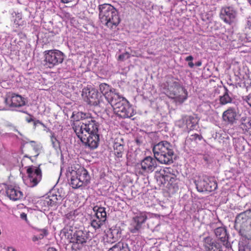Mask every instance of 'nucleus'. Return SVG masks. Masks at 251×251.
<instances>
[{
	"label": "nucleus",
	"instance_id": "nucleus-1",
	"mask_svg": "<svg viewBox=\"0 0 251 251\" xmlns=\"http://www.w3.org/2000/svg\"><path fill=\"white\" fill-rule=\"evenodd\" d=\"M99 125L93 118L74 121L73 128L77 137L85 145L95 149L99 141Z\"/></svg>",
	"mask_w": 251,
	"mask_h": 251
},
{
	"label": "nucleus",
	"instance_id": "nucleus-2",
	"mask_svg": "<svg viewBox=\"0 0 251 251\" xmlns=\"http://www.w3.org/2000/svg\"><path fill=\"white\" fill-rule=\"evenodd\" d=\"M67 176L70 178L69 184L73 189H78L86 186L90 177L87 171L79 165H72L67 170Z\"/></svg>",
	"mask_w": 251,
	"mask_h": 251
},
{
	"label": "nucleus",
	"instance_id": "nucleus-3",
	"mask_svg": "<svg viewBox=\"0 0 251 251\" xmlns=\"http://www.w3.org/2000/svg\"><path fill=\"white\" fill-rule=\"evenodd\" d=\"M100 22L107 27L112 28L120 23V18L116 9L110 4L104 3L99 6Z\"/></svg>",
	"mask_w": 251,
	"mask_h": 251
},
{
	"label": "nucleus",
	"instance_id": "nucleus-4",
	"mask_svg": "<svg viewBox=\"0 0 251 251\" xmlns=\"http://www.w3.org/2000/svg\"><path fill=\"white\" fill-rule=\"evenodd\" d=\"M152 151L154 157L160 163L170 164L173 162L174 151L169 142L163 141L154 145Z\"/></svg>",
	"mask_w": 251,
	"mask_h": 251
},
{
	"label": "nucleus",
	"instance_id": "nucleus-5",
	"mask_svg": "<svg viewBox=\"0 0 251 251\" xmlns=\"http://www.w3.org/2000/svg\"><path fill=\"white\" fill-rule=\"evenodd\" d=\"M110 104L114 107L115 113L121 118H130L135 114L133 108L128 101L121 95Z\"/></svg>",
	"mask_w": 251,
	"mask_h": 251
},
{
	"label": "nucleus",
	"instance_id": "nucleus-6",
	"mask_svg": "<svg viewBox=\"0 0 251 251\" xmlns=\"http://www.w3.org/2000/svg\"><path fill=\"white\" fill-rule=\"evenodd\" d=\"M65 236L69 243H72L71 249L75 251L81 250L88 239L87 233L82 230L75 231L69 230L65 233Z\"/></svg>",
	"mask_w": 251,
	"mask_h": 251
},
{
	"label": "nucleus",
	"instance_id": "nucleus-7",
	"mask_svg": "<svg viewBox=\"0 0 251 251\" xmlns=\"http://www.w3.org/2000/svg\"><path fill=\"white\" fill-rule=\"evenodd\" d=\"M132 213L129 230L132 233H137L142 228L143 225L146 223L151 214L150 212L140 211L137 209H133Z\"/></svg>",
	"mask_w": 251,
	"mask_h": 251
},
{
	"label": "nucleus",
	"instance_id": "nucleus-8",
	"mask_svg": "<svg viewBox=\"0 0 251 251\" xmlns=\"http://www.w3.org/2000/svg\"><path fill=\"white\" fill-rule=\"evenodd\" d=\"M44 54L45 66L50 69L62 63L64 59L63 53L57 50H45Z\"/></svg>",
	"mask_w": 251,
	"mask_h": 251
},
{
	"label": "nucleus",
	"instance_id": "nucleus-9",
	"mask_svg": "<svg viewBox=\"0 0 251 251\" xmlns=\"http://www.w3.org/2000/svg\"><path fill=\"white\" fill-rule=\"evenodd\" d=\"M168 92L170 98L179 103H183L187 99V90L176 81L173 82V85L169 86Z\"/></svg>",
	"mask_w": 251,
	"mask_h": 251
},
{
	"label": "nucleus",
	"instance_id": "nucleus-10",
	"mask_svg": "<svg viewBox=\"0 0 251 251\" xmlns=\"http://www.w3.org/2000/svg\"><path fill=\"white\" fill-rule=\"evenodd\" d=\"M1 99L6 108H19L25 105V98L13 92L6 93L4 97H1Z\"/></svg>",
	"mask_w": 251,
	"mask_h": 251
},
{
	"label": "nucleus",
	"instance_id": "nucleus-11",
	"mask_svg": "<svg viewBox=\"0 0 251 251\" xmlns=\"http://www.w3.org/2000/svg\"><path fill=\"white\" fill-rule=\"evenodd\" d=\"M29 185L30 187L36 186L42 180V170L38 167L29 166L26 170Z\"/></svg>",
	"mask_w": 251,
	"mask_h": 251
},
{
	"label": "nucleus",
	"instance_id": "nucleus-12",
	"mask_svg": "<svg viewBox=\"0 0 251 251\" xmlns=\"http://www.w3.org/2000/svg\"><path fill=\"white\" fill-rule=\"evenodd\" d=\"M194 182L197 190L200 192H212L218 187L217 183L214 179H199L198 180H195Z\"/></svg>",
	"mask_w": 251,
	"mask_h": 251
},
{
	"label": "nucleus",
	"instance_id": "nucleus-13",
	"mask_svg": "<svg viewBox=\"0 0 251 251\" xmlns=\"http://www.w3.org/2000/svg\"><path fill=\"white\" fill-rule=\"evenodd\" d=\"M100 90L109 103H111L116 99L118 98L120 95L116 92L115 89L111 88L106 83H101L100 85Z\"/></svg>",
	"mask_w": 251,
	"mask_h": 251
},
{
	"label": "nucleus",
	"instance_id": "nucleus-14",
	"mask_svg": "<svg viewBox=\"0 0 251 251\" xmlns=\"http://www.w3.org/2000/svg\"><path fill=\"white\" fill-rule=\"evenodd\" d=\"M157 160L151 156L145 157L140 162L141 169L144 173H151L157 166Z\"/></svg>",
	"mask_w": 251,
	"mask_h": 251
},
{
	"label": "nucleus",
	"instance_id": "nucleus-15",
	"mask_svg": "<svg viewBox=\"0 0 251 251\" xmlns=\"http://www.w3.org/2000/svg\"><path fill=\"white\" fill-rule=\"evenodd\" d=\"M82 96L85 101L92 105H97L99 102L98 92L94 89H84L82 90Z\"/></svg>",
	"mask_w": 251,
	"mask_h": 251
},
{
	"label": "nucleus",
	"instance_id": "nucleus-16",
	"mask_svg": "<svg viewBox=\"0 0 251 251\" xmlns=\"http://www.w3.org/2000/svg\"><path fill=\"white\" fill-rule=\"evenodd\" d=\"M236 16V12L232 7H226L222 9L221 11V19L227 24H231Z\"/></svg>",
	"mask_w": 251,
	"mask_h": 251
},
{
	"label": "nucleus",
	"instance_id": "nucleus-17",
	"mask_svg": "<svg viewBox=\"0 0 251 251\" xmlns=\"http://www.w3.org/2000/svg\"><path fill=\"white\" fill-rule=\"evenodd\" d=\"M121 238V232L116 227L111 228L106 234L104 240L106 242L112 244L118 241Z\"/></svg>",
	"mask_w": 251,
	"mask_h": 251
},
{
	"label": "nucleus",
	"instance_id": "nucleus-18",
	"mask_svg": "<svg viewBox=\"0 0 251 251\" xmlns=\"http://www.w3.org/2000/svg\"><path fill=\"white\" fill-rule=\"evenodd\" d=\"M6 193L7 197L13 201L20 200L23 197V192L18 187L9 186L6 189Z\"/></svg>",
	"mask_w": 251,
	"mask_h": 251
},
{
	"label": "nucleus",
	"instance_id": "nucleus-19",
	"mask_svg": "<svg viewBox=\"0 0 251 251\" xmlns=\"http://www.w3.org/2000/svg\"><path fill=\"white\" fill-rule=\"evenodd\" d=\"M203 245L207 251H220V244L209 236L203 239Z\"/></svg>",
	"mask_w": 251,
	"mask_h": 251
},
{
	"label": "nucleus",
	"instance_id": "nucleus-20",
	"mask_svg": "<svg viewBox=\"0 0 251 251\" xmlns=\"http://www.w3.org/2000/svg\"><path fill=\"white\" fill-rule=\"evenodd\" d=\"M164 181L165 183L166 184V187L169 194H173L178 190V180L176 178V176L171 177L170 179H167Z\"/></svg>",
	"mask_w": 251,
	"mask_h": 251
},
{
	"label": "nucleus",
	"instance_id": "nucleus-21",
	"mask_svg": "<svg viewBox=\"0 0 251 251\" xmlns=\"http://www.w3.org/2000/svg\"><path fill=\"white\" fill-rule=\"evenodd\" d=\"M237 116L236 111L234 108L230 107L224 112L222 115L223 121L227 124H233Z\"/></svg>",
	"mask_w": 251,
	"mask_h": 251
},
{
	"label": "nucleus",
	"instance_id": "nucleus-22",
	"mask_svg": "<svg viewBox=\"0 0 251 251\" xmlns=\"http://www.w3.org/2000/svg\"><path fill=\"white\" fill-rule=\"evenodd\" d=\"M61 199V197L60 196L51 194L45 199L44 201V204H47L50 207L55 206L58 204L59 201H60Z\"/></svg>",
	"mask_w": 251,
	"mask_h": 251
},
{
	"label": "nucleus",
	"instance_id": "nucleus-23",
	"mask_svg": "<svg viewBox=\"0 0 251 251\" xmlns=\"http://www.w3.org/2000/svg\"><path fill=\"white\" fill-rule=\"evenodd\" d=\"M160 175L164 181L176 176V171L171 167H166L160 171Z\"/></svg>",
	"mask_w": 251,
	"mask_h": 251
},
{
	"label": "nucleus",
	"instance_id": "nucleus-24",
	"mask_svg": "<svg viewBox=\"0 0 251 251\" xmlns=\"http://www.w3.org/2000/svg\"><path fill=\"white\" fill-rule=\"evenodd\" d=\"M240 127L244 133L251 134V119L249 117H243L241 119Z\"/></svg>",
	"mask_w": 251,
	"mask_h": 251
},
{
	"label": "nucleus",
	"instance_id": "nucleus-25",
	"mask_svg": "<svg viewBox=\"0 0 251 251\" xmlns=\"http://www.w3.org/2000/svg\"><path fill=\"white\" fill-rule=\"evenodd\" d=\"M114 153L118 158H121L123 156L124 152V145L120 142L115 141L113 145Z\"/></svg>",
	"mask_w": 251,
	"mask_h": 251
},
{
	"label": "nucleus",
	"instance_id": "nucleus-26",
	"mask_svg": "<svg viewBox=\"0 0 251 251\" xmlns=\"http://www.w3.org/2000/svg\"><path fill=\"white\" fill-rule=\"evenodd\" d=\"M108 251H130V249L126 243L119 242L110 248Z\"/></svg>",
	"mask_w": 251,
	"mask_h": 251
},
{
	"label": "nucleus",
	"instance_id": "nucleus-27",
	"mask_svg": "<svg viewBox=\"0 0 251 251\" xmlns=\"http://www.w3.org/2000/svg\"><path fill=\"white\" fill-rule=\"evenodd\" d=\"M251 218V210L239 214L236 217V223H244Z\"/></svg>",
	"mask_w": 251,
	"mask_h": 251
},
{
	"label": "nucleus",
	"instance_id": "nucleus-28",
	"mask_svg": "<svg viewBox=\"0 0 251 251\" xmlns=\"http://www.w3.org/2000/svg\"><path fill=\"white\" fill-rule=\"evenodd\" d=\"M93 210L95 212V216L97 218H100V219H101L102 220L106 221V212L105 211V207L95 206L93 208Z\"/></svg>",
	"mask_w": 251,
	"mask_h": 251
},
{
	"label": "nucleus",
	"instance_id": "nucleus-29",
	"mask_svg": "<svg viewBox=\"0 0 251 251\" xmlns=\"http://www.w3.org/2000/svg\"><path fill=\"white\" fill-rule=\"evenodd\" d=\"M197 123V119L192 116H188L186 120L187 127L190 130L195 128Z\"/></svg>",
	"mask_w": 251,
	"mask_h": 251
},
{
	"label": "nucleus",
	"instance_id": "nucleus-30",
	"mask_svg": "<svg viewBox=\"0 0 251 251\" xmlns=\"http://www.w3.org/2000/svg\"><path fill=\"white\" fill-rule=\"evenodd\" d=\"M105 221L94 216L91 222V226L95 229H99L104 224Z\"/></svg>",
	"mask_w": 251,
	"mask_h": 251
},
{
	"label": "nucleus",
	"instance_id": "nucleus-31",
	"mask_svg": "<svg viewBox=\"0 0 251 251\" xmlns=\"http://www.w3.org/2000/svg\"><path fill=\"white\" fill-rule=\"evenodd\" d=\"M231 101V99L226 93L223 96H221V104H226Z\"/></svg>",
	"mask_w": 251,
	"mask_h": 251
},
{
	"label": "nucleus",
	"instance_id": "nucleus-32",
	"mask_svg": "<svg viewBox=\"0 0 251 251\" xmlns=\"http://www.w3.org/2000/svg\"><path fill=\"white\" fill-rule=\"evenodd\" d=\"M31 146L33 147V149L34 151V153L33 155L34 157H37L39 154L40 148L39 146L36 144L34 141L30 142Z\"/></svg>",
	"mask_w": 251,
	"mask_h": 251
},
{
	"label": "nucleus",
	"instance_id": "nucleus-33",
	"mask_svg": "<svg viewBox=\"0 0 251 251\" xmlns=\"http://www.w3.org/2000/svg\"><path fill=\"white\" fill-rule=\"evenodd\" d=\"M202 138L201 135H199L198 134L195 133L194 134L191 135L189 137V140L191 141L197 142V140L201 141Z\"/></svg>",
	"mask_w": 251,
	"mask_h": 251
},
{
	"label": "nucleus",
	"instance_id": "nucleus-34",
	"mask_svg": "<svg viewBox=\"0 0 251 251\" xmlns=\"http://www.w3.org/2000/svg\"><path fill=\"white\" fill-rule=\"evenodd\" d=\"M130 57V55L128 52H126L122 54H120L118 56V60L121 61H124L126 59H128Z\"/></svg>",
	"mask_w": 251,
	"mask_h": 251
},
{
	"label": "nucleus",
	"instance_id": "nucleus-35",
	"mask_svg": "<svg viewBox=\"0 0 251 251\" xmlns=\"http://www.w3.org/2000/svg\"><path fill=\"white\" fill-rule=\"evenodd\" d=\"M244 100L251 106V93L245 97Z\"/></svg>",
	"mask_w": 251,
	"mask_h": 251
},
{
	"label": "nucleus",
	"instance_id": "nucleus-36",
	"mask_svg": "<svg viewBox=\"0 0 251 251\" xmlns=\"http://www.w3.org/2000/svg\"><path fill=\"white\" fill-rule=\"evenodd\" d=\"M246 28H248L251 30V19H248L247 22V24L246 25Z\"/></svg>",
	"mask_w": 251,
	"mask_h": 251
},
{
	"label": "nucleus",
	"instance_id": "nucleus-37",
	"mask_svg": "<svg viewBox=\"0 0 251 251\" xmlns=\"http://www.w3.org/2000/svg\"><path fill=\"white\" fill-rule=\"evenodd\" d=\"M214 233L215 236L218 238V236L220 235V227H217L214 230Z\"/></svg>",
	"mask_w": 251,
	"mask_h": 251
},
{
	"label": "nucleus",
	"instance_id": "nucleus-38",
	"mask_svg": "<svg viewBox=\"0 0 251 251\" xmlns=\"http://www.w3.org/2000/svg\"><path fill=\"white\" fill-rule=\"evenodd\" d=\"M76 0H61V2L63 3H68L73 1H75Z\"/></svg>",
	"mask_w": 251,
	"mask_h": 251
},
{
	"label": "nucleus",
	"instance_id": "nucleus-39",
	"mask_svg": "<svg viewBox=\"0 0 251 251\" xmlns=\"http://www.w3.org/2000/svg\"><path fill=\"white\" fill-rule=\"evenodd\" d=\"M193 57L192 55L188 56L187 57H186V58H185V60L186 61H189V62L192 61L193 60Z\"/></svg>",
	"mask_w": 251,
	"mask_h": 251
},
{
	"label": "nucleus",
	"instance_id": "nucleus-40",
	"mask_svg": "<svg viewBox=\"0 0 251 251\" xmlns=\"http://www.w3.org/2000/svg\"><path fill=\"white\" fill-rule=\"evenodd\" d=\"M51 140L52 143V144L53 145H55V142L57 141L56 137L54 136H53V135L51 136Z\"/></svg>",
	"mask_w": 251,
	"mask_h": 251
},
{
	"label": "nucleus",
	"instance_id": "nucleus-41",
	"mask_svg": "<svg viewBox=\"0 0 251 251\" xmlns=\"http://www.w3.org/2000/svg\"><path fill=\"white\" fill-rule=\"evenodd\" d=\"M132 56H135V57H141V58H143V56L140 54V53H139V54H133L132 55Z\"/></svg>",
	"mask_w": 251,
	"mask_h": 251
},
{
	"label": "nucleus",
	"instance_id": "nucleus-42",
	"mask_svg": "<svg viewBox=\"0 0 251 251\" xmlns=\"http://www.w3.org/2000/svg\"><path fill=\"white\" fill-rule=\"evenodd\" d=\"M47 251H57V250L53 247H50L48 249Z\"/></svg>",
	"mask_w": 251,
	"mask_h": 251
},
{
	"label": "nucleus",
	"instance_id": "nucleus-43",
	"mask_svg": "<svg viewBox=\"0 0 251 251\" xmlns=\"http://www.w3.org/2000/svg\"><path fill=\"white\" fill-rule=\"evenodd\" d=\"M39 239V238H38L37 236H34L32 237V241L34 242L37 241Z\"/></svg>",
	"mask_w": 251,
	"mask_h": 251
},
{
	"label": "nucleus",
	"instance_id": "nucleus-44",
	"mask_svg": "<svg viewBox=\"0 0 251 251\" xmlns=\"http://www.w3.org/2000/svg\"><path fill=\"white\" fill-rule=\"evenodd\" d=\"M7 251H16V250L13 247H9L7 249Z\"/></svg>",
	"mask_w": 251,
	"mask_h": 251
},
{
	"label": "nucleus",
	"instance_id": "nucleus-45",
	"mask_svg": "<svg viewBox=\"0 0 251 251\" xmlns=\"http://www.w3.org/2000/svg\"><path fill=\"white\" fill-rule=\"evenodd\" d=\"M188 66L190 68H193L194 66V64L192 61H191L188 63Z\"/></svg>",
	"mask_w": 251,
	"mask_h": 251
},
{
	"label": "nucleus",
	"instance_id": "nucleus-46",
	"mask_svg": "<svg viewBox=\"0 0 251 251\" xmlns=\"http://www.w3.org/2000/svg\"><path fill=\"white\" fill-rule=\"evenodd\" d=\"M195 65L198 66V67L201 66V61H198V62H197L195 63Z\"/></svg>",
	"mask_w": 251,
	"mask_h": 251
},
{
	"label": "nucleus",
	"instance_id": "nucleus-47",
	"mask_svg": "<svg viewBox=\"0 0 251 251\" xmlns=\"http://www.w3.org/2000/svg\"><path fill=\"white\" fill-rule=\"evenodd\" d=\"M220 241H221V242H224V245H225V242L226 241V238H224V240H223V237H221Z\"/></svg>",
	"mask_w": 251,
	"mask_h": 251
},
{
	"label": "nucleus",
	"instance_id": "nucleus-48",
	"mask_svg": "<svg viewBox=\"0 0 251 251\" xmlns=\"http://www.w3.org/2000/svg\"><path fill=\"white\" fill-rule=\"evenodd\" d=\"M32 121V119H29V120H28V122H31V121Z\"/></svg>",
	"mask_w": 251,
	"mask_h": 251
},
{
	"label": "nucleus",
	"instance_id": "nucleus-49",
	"mask_svg": "<svg viewBox=\"0 0 251 251\" xmlns=\"http://www.w3.org/2000/svg\"><path fill=\"white\" fill-rule=\"evenodd\" d=\"M24 157H28V156H27V155H25L24 156ZM29 158H30V157H29Z\"/></svg>",
	"mask_w": 251,
	"mask_h": 251
},
{
	"label": "nucleus",
	"instance_id": "nucleus-50",
	"mask_svg": "<svg viewBox=\"0 0 251 251\" xmlns=\"http://www.w3.org/2000/svg\"><path fill=\"white\" fill-rule=\"evenodd\" d=\"M146 58L147 59H149V58H150V57H146Z\"/></svg>",
	"mask_w": 251,
	"mask_h": 251
}]
</instances>
